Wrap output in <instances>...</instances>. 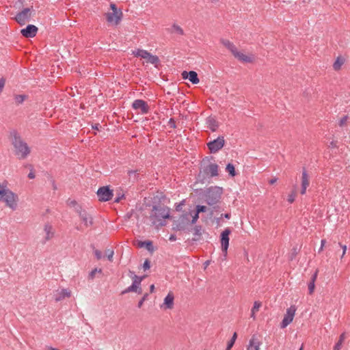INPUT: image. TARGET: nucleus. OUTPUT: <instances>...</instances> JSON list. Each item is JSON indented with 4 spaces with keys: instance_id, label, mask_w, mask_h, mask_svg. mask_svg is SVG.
<instances>
[{
    "instance_id": "1",
    "label": "nucleus",
    "mask_w": 350,
    "mask_h": 350,
    "mask_svg": "<svg viewBox=\"0 0 350 350\" xmlns=\"http://www.w3.org/2000/svg\"><path fill=\"white\" fill-rule=\"evenodd\" d=\"M0 202L13 211L18 207L19 197L17 193L9 189L7 181L0 183Z\"/></svg>"
},
{
    "instance_id": "2",
    "label": "nucleus",
    "mask_w": 350,
    "mask_h": 350,
    "mask_svg": "<svg viewBox=\"0 0 350 350\" xmlns=\"http://www.w3.org/2000/svg\"><path fill=\"white\" fill-rule=\"evenodd\" d=\"M170 217V209L166 206H154L150 218L156 227L165 225V219Z\"/></svg>"
},
{
    "instance_id": "3",
    "label": "nucleus",
    "mask_w": 350,
    "mask_h": 350,
    "mask_svg": "<svg viewBox=\"0 0 350 350\" xmlns=\"http://www.w3.org/2000/svg\"><path fill=\"white\" fill-rule=\"evenodd\" d=\"M12 144L14 154L18 159H24L30 154L29 147L21 139L15 137Z\"/></svg>"
},
{
    "instance_id": "4",
    "label": "nucleus",
    "mask_w": 350,
    "mask_h": 350,
    "mask_svg": "<svg viewBox=\"0 0 350 350\" xmlns=\"http://www.w3.org/2000/svg\"><path fill=\"white\" fill-rule=\"evenodd\" d=\"M110 8L111 12L105 14L107 21L111 25L117 26L122 18V12L118 10L114 3H111Z\"/></svg>"
},
{
    "instance_id": "5",
    "label": "nucleus",
    "mask_w": 350,
    "mask_h": 350,
    "mask_svg": "<svg viewBox=\"0 0 350 350\" xmlns=\"http://www.w3.org/2000/svg\"><path fill=\"white\" fill-rule=\"evenodd\" d=\"M132 55L135 57L145 59L146 63L156 65L159 62V57L157 55H152L150 53L144 49H135L132 51Z\"/></svg>"
},
{
    "instance_id": "6",
    "label": "nucleus",
    "mask_w": 350,
    "mask_h": 350,
    "mask_svg": "<svg viewBox=\"0 0 350 350\" xmlns=\"http://www.w3.org/2000/svg\"><path fill=\"white\" fill-rule=\"evenodd\" d=\"M191 210L183 214L177 220L174 221L175 228L178 230H183L191 224Z\"/></svg>"
},
{
    "instance_id": "7",
    "label": "nucleus",
    "mask_w": 350,
    "mask_h": 350,
    "mask_svg": "<svg viewBox=\"0 0 350 350\" xmlns=\"http://www.w3.org/2000/svg\"><path fill=\"white\" fill-rule=\"evenodd\" d=\"M33 12L34 10L32 7L25 8L21 12L17 14V15L15 17V20L18 24H20L21 25H23L29 21Z\"/></svg>"
},
{
    "instance_id": "8",
    "label": "nucleus",
    "mask_w": 350,
    "mask_h": 350,
    "mask_svg": "<svg viewBox=\"0 0 350 350\" xmlns=\"http://www.w3.org/2000/svg\"><path fill=\"white\" fill-rule=\"evenodd\" d=\"M233 56L242 63H253L255 61V57L252 53H245L242 51L236 50L232 53Z\"/></svg>"
},
{
    "instance_id": "9",
    "label": "nucleus",
    "mask_w": 350,
    "mask_h": 350,
    "mask_svg": "<svg viewBox=\"0 0 350 350\" xmlns=\"http://www.w3.org/2000/svg\"><path fill=\"white\" fill-rule=\"evenodd\" d=\"M225 144L224 137H218L207 144V146L211 153H215L221 150Z\"/></svg>"
},
{
    "instance_id": "10",
    "label": "nucleus",
    "mask_w": 350,
    "mask_h": 350,
    "mask_svg": "<svg viewBox=\"0 0 350 350\" xmlns=\"http://www.w3.org/2000/svg\"><path fill=\"white\" fill-rule=\"evenodd\" d=\"M296 310L297 308L295 306H291L287 308L286 312L284 314V319L281 323L282 328H285L293 321Z\"/></svg>"
},
{
    "instance_id": "11",
    "label": "nucleus",
    "mask_w": 350,
    "mask_h": 350,
    "mask_svg": "<svg viewBox=\"0 0 350 350\" xmlns=\"http://www.w3.org/2000/svg\"><path fill=\"white\" fill-rule=\"evenodd\" d=\"M174 293L170 291L160 305V308L163 310H172L174 307Z\"/></svg>"
},
{
    "instance_id": "12",
    "label": "nucleus",
    "mask_w": 350,
    "mask_h": 350,
    "mask_svg": "<svg viewBox=\"0 0 350 350\" xmlns=\"http://www.w3.org/2000/svg\"><path fill=\"white\" fill-rule=\"evenodd\" d=\"M72 296V291L69 288H58L53 293V297L55 301H60L66 298Z\"/></svg>"
},
{
    "instance_id": "13",
    "label": "nucleus",
    "mask_w": 350,
    "mask_h": 350,
    "mask_svg": "<svg viewBox=\"0 0 350 350\" xmlns=\"http://www.w3.org/2000/svg\"><path fill=\"white\" fill-rule=\"evenodd\" d=\"M97 196L100 201L106 202L111 200L113 196L112 190L109 187H100L97 191Z\"/></svg>"
},
{
    "instance_id": "14",
    "label": "nucleus",
    "mask_w": 350,
    "mask_h": 350,
    "mask_svg": "<svg viewBox=\"0 0 350 350\" xmlns=\"http://www.w3.org/2000/svg\"><path fill=\"white\" fill-rule=\"evenodd\" d=\"M132 107L138 113L146 114L149 111L148 105L143 100H135Z\"/></svg>"
},
{
    "instance_id": "15",
    "label": "nucleus",
    "mask_w": 350,
    "mask_h": 350,
    "mask_svg": "<svg viewBox=\"0 0 350 350\" xmlns=\"http://www.w3.org/2000/svg\"><path fill=\"white\" fill-rule=\"evenodd\" d=\"M231 231L229 228H226L221 234V250L224 253V256L227 255V251L229 246V235Z\"/></svg>"
},
{
    "instance_id": "16",
    "label": "nucleus",
    "mask_w": 350,
    "mask_h": 350,
    "mask_svg": "<svg viewBox=\"0 0 350 350\" xmlns=\"http://www.w3.org/2000/svg\"><path fill=\"white\" fill-rule=\"evenodd\" d=\"M221 192L219 188L210 189L208 191L206 201L208 204H215L220 198Z\"/></svg>"
},
{
    "instance_id": "17",
    "label": "nucleus",
    "mask_w": 350,
    "mask_h": 350,
    "mask_svg": "<svg viewBox=\"0 0 350 350\" xmlns=\"http://www.w3.org/2000/svg\"><path fill=\"white\" fill-rule=\"evenodd\" d=\"M38 28L33 25H29L26 28L21 30V34L25 38H33L36 36Z\"/></svg>"
},
{
    "instance_id": "18",
    "label": "nucleus",
    "mask_w": 350,
    "mask_h": 350,
    "mask_svg": "<svg viewBox=\"0 0 350 350\" xmlns=\"http://www.w3.org/2000/svg\"><path fill=\"white\" fill-rule=\"evenodd\" d=\"M309 176L305 169L302 171L301 174V194L304 195L306 192L307 187L309 186Z\"/></svg>"
},
{
    "instance_id": "19",
    "label": "nucleus",
    "mask_w": 350,
    "mask_h": 350,
    "mask_svg": "<svg viewBox=\"0 0 350 350\" xmlns=\"http://www.w3.org/2000/svg\"><path fill=\"white\" fill-rule=\"evenodd\" d=\"M261 342L256 335L252 336L247 347V350H260Z\"/></svg>"
},
{
    "instance_id": "20",
    "label": "nucleus",
    "mask_w": 350,
    "mask_h": 350,
    "mask_svg": "<svg viewBox=\"0 0 350 350\" xmlns=\"http://www.w3.org/2000/svg\"><path fill=\"white\" fill-rule=\"evenodd\" d=\"M183 79H188L193 84H198L200 81L198 75L195 71H184L182 73Z\"/></svg>"
},
{
    "instance_id": "21",
    "label": "nucleus",
    "mask_w": 350,
    "mask_h": 350,
    "mask_svg": "<svg viewBox=\"0 0 350 350\" xmlns=\"http://www.w3.org/2000/svg\"><path fill=\"white\" fill-rule=\"evenodd\" d=\"M207 210L206 206L198 205L195 210H191V221L192 223H196L199 218L200 213L206 212Z\"/></svg>"
},
{
    "instance_id": "22",
    "label": "nucleus",
    "mask_w": 350,
    "mask_h": 350,
    "mask_svg": "<svg viewBox=\"0 0 350 350\" xmlns=\"http://www.w3.org/2000/svg\"><path fill=\"white\" fill-rule=\"evenodd\" d=\"M79 215H80L81 221L83 223V225L86 228L92 226V224L93 223L92 222V216L89 213H88L85 211H82L80 212Z\"/></svg>"
},
{
    "instance_id": "23",
    "label": "nucleus",
    "mask_w": 350,
    "mask_h": 350,
    "mask_svg": "<svg viewBox=\"0 0 350 350\" xmlns=\"http://www.w3.org/2000/svg\"><path fill=\"white\" fill-rule=\"evenodd\" d=\"M204 172L211 176H216L218 175V165L216 163H210L205 167Z\"/></svg>"
},
{
    "instance_id": "24",
    "label": "nucleus",
    "mask_w": 350,
    "mask_h": 350,
    "mask_svg": "<svg viewBox=\"0 0 350 350\" xmlns=\"http://www.w3.org/2000/svg\"><path fill=\"white\" fill-rule=\"evenodd\" d=\"M206 126L212 131H215L219 127V122L213 117H208L206 121Z\"/></svg>"
},
{
    "instance_id": "25",
    "label": "nucleus",
    "mask_w": 350,
    "mask_h": 350,
    "mask_svg": "<svg viewBox=\"0 0 350 350\" xmlns=\"http://www.w3.org/2000/svg\"><path fill=\"white\" fill-rule=\"evenodd\" d=\"M44 239L46 241H49L53 237L54 231L52 226L49 224H46L44 227Z\"/></svg>"
},
{
    "instance_id": "26",
    "label": "nucleus",
    "mask_w": 350,
    "mask_h": 350,
    "mask_svg": "<svg viewBox=\"0 0 350 350\" xmlns=\"http://www.w3.org/2000/svg\"><path fill=\"white\" fill-rule=\"evenodd\" d=\"M141 284H138L136 283L133 282L132 285L129 286L127 288H126L122 293H127L129 292H135L139 294H141L142 292Z\"/></svg>"
},
{
    "instance_id": "27",
    "label": "nucleus",
    "mask_w": 350,
    "mask_h": 350,
    "mask_svg": "<svg viewBox=\"0 0 350 350\" xmlns=\"http://www.w3.org/2000/svg\"><path fill=\"white\" fill-rule=\"evenodd\" d=\"M345 59L344 57L339 56L335 60L333 64V68L334 70H340L342 68V66L345 64Z\"/></svg>"
},
{
    "instance_id": "28",
    "label": "nucleus",
    "mask_w": 350,
    "mask_h": 350,
    "mask_svg": "<svg viewBox=\"0 0 350 350\" xmlns=\"http://www.w3.org/2000/svg\"><path fill=\"white\" fill-rule=\"evenodd\" d=\"M221 42L226 48H227L232 53V54L237 49L235 45L228 40H222Z\"/></svg>"
},
{
    "instance_id": "29",
    "label": "nucleus",
    "mask_w": 350,
    "mask_h": 350,
    "mask_svg": "<svg viewBox=\"0 0 350 350\" xmlns=\"http://www.w3.org/2000/svg\"><path fill=\"white\" fill-rule=\"evenodd\" d=\"M262 306V304L261 302L260 301H255L254 304V306L251 310V317L253 319H256V313L258 312L260 308Z\"/></svg>"
},
{
    "instance_id": "30",
    "label": "nucleus",
    "mask_w": 350,
    "mask_h": 350,
    "mask_svg": "<svg viewBox=\"0 0 350 350\" xmlns=\"http://www.w3.org/2000/svg\"><path fill=\"white\" fill-rule=\"evenodd\" d=\"M170 32L172 33H176L178 35L183 36L184 34V31L180 26L177 24H173L170 28Z\"/></svg>"
},
{
    "instance_id": "31",
    "label": "nucleus",
    "mask_w": 350,
    "mask_h": 350,
    "mask_svg": "<svg viewBox=\"0 0 350 350\" xmlns=\"http://www.w3.org/2000/svg\"><path fill=\"white\" fill-rule=\"evenodd\" d=\"M345 334H342L340 336V339L338 342L334 346V350H340L341 349L342 345L345 340Z\"/></svg>"
},
{
    "instance_id": "32",
    "label": "nucleus",
    "mask_w": 350,
    "mask_h": 350,
    "mask_svg": "<svg viewBox=\"0 0 350 350\" xmlns=\"http://www.w3.org/2000/svg\"><path fill=\"white\" fill-rule=\"evenodd\" d=\"M237 332H234L232 335L231 340L228 342L226 350L231 349V348L233 347V345L237 340Z\"/></svg>"
},
{
    "instance_id": "33",
    "label": "nucleus",
    "mask_w": 350,
    "mask_h": 350,
    "mask_svg": "<svg viewBox=\"0 0 350 350\" xmlns=\"http://www.w3.org/2000/svg\"><path fill=\"white\" fill-rule=\"evenodd\" d=\"M226 170L231 176L234 177L236 175L235 169L232 164L228 163L226 165Z\"/></svg>"
},
{
    "instance_id": "34",
    "label": "nucleus",
    "mask_w": 350,
    "mask_h": 350,
    "mask_svg": "<svg viewBox=\"0 0 350 350\" xmlns=\"http://www.w3.org/2000/svg\"><path fill=\"white\" fill-rule=\"evenodd\" d=\"M102 273V269H97V268H95L90 273H89V279L90 280H93L96 273Z\"/></svg>"
},
{
    "instance_id": "35",
    "label": "nucleus",
    "mask_w": 350,
    "mask_h": 350,
    "mask_svg": "<svg viewBox=\"0 0 350 350\" xmlns=\"http://www.w3.org/2000/svg\"><path fill=\"white\" fill-rule=\"evenodd\" d=\"M105 255L107 257V258L110 261H112L113 260V254H114L113 251L112 250L107 249V250H105Z\"/></svg>"
},
{
    "instance_id": "36",
    "label": "nucleus",
    "mask_w": 350,
    "mask_h": 350,
    "mask_svg": "<svg viewBox=\"0 0 350 350\" xmlns=\"http://www.w3.org/2000/svg\"><path fill=\"white\" fill-rule=\"evenodd\" d=\"M349 119V117L347 116H342L340 120H339V122H338V124L340 126H344L345 125H346L347 122V120Z\"/></svg>"
},
{
    "instance_id": "37",
    "label": "nucleus",
    "mask_w": 350,
    "mask_h": 350,
    "mask_svg": "<svg viewBox=\"0 0 350 350\" xmlns=\"http://www.w3.org/2000/svg\"><path fill=\"white\" fill-rule=\"evenodd\" d=\"M145 278V276H143V277H139L136 275H134L133 277H132V280H133V282L134 283H136V284H141V282L143 280V279Z\"/></svg>"
},
{
    "instance_id": "38",
    "label": "nucleus",
    "mask_w": 350,
    "mask_h": 350,
    "mask_svg": "<svg viewBox=\"0 0 350 350\" xmlns=\"http://www.w3.org/2000/svg\"><path fill=\"white\" fill-rule=\"evenodd\" d=\"M295 197H296V191H293L288 196V201L290 202V203H293L295 200Z\"/></svg>"
},
{
    "instance_id": "39",
    "label": "nucleus",
    "mask_w": 350,
    "mask_h": 350,
    "mask_svg": "<svg viewBox=\"0 0 350 350\" xmlns=\"http://www.w3.org/2000/svg\"><path fill=\"white\" fill-rule=\"evenodd\" d=\"M26 98V96L25 95H17L16 96V101L18 103H22Z\"/></svg>"
},
{
    "instance_id": "40",
    "label": "nucleus",
    "mask_w": 350,
    "mask_h": 350,
    "mask_svg": "<svg viewBox=\"0 0 350 350\" xmlns=\"http://www.w3.org/2000/svg\"><path fill=\"white\" fill-rule=\"evenodd\" d=\"M314 288H315V284H314V282H310L309 284H308V291H309V293L310 295H312L314 291Z\"/></svg>"
},
{
    "instance_id": "41",
    "label": "nucleus",
    "mask_w": 350,
    "mask_h": 350,
    "mask_svg": "<svg viewBox=\"0 0 350 350\" xmlns=\"http://www.w3.org/2000/svg\"><path fill=\"white\" fill-rule=\"evenodd\" d=\"M118 196L117 198L115 199V202H120V200L122 199H123L124 198V194L120 191V193H117Z\"/></svg>"
},
{
    "instance_id": "42",
    "label": "nucleus",
    "mask_w": 350,
    "mask_h": 350,
    "mask_svg": "<svg viewBox=\"0 0 350 350\" xmlns=\"http://www.w3.org/2000/svg\"><path fill=\"white\" fill-rule=\"evenodd\" d=\"M5 84V79L3 78H1L0 79V94L3 92Z\"/></svg>"
},
{
    "instance_id": "43",
    "label": "nucleus",
    "mask_w": 350,
    "mask_h": 350,
    "mask_svg": "<svg viewBox=\"0 0 350 350\" xmlns=\"http://www.w3.org/2000/svg\"><path fill=\"white\" fill-rule=\"evenodd\" d=\"M147 297H148V294L146 293L144 295V297L142 298V299L139 301V303H138L139 308H141L142 306V305H143L144 301L146 299Z\"/></svg>"
},
{
    "instance_id": "44",
    "label": "nucleus",
    "mask_w": 350,
    "mask_h": 350,
    "mask_svg": "<svg viewBox=\"0 0 350 350\" xmlns=\"http://www.w3.org/2000/svg\"><path fill=\"white\" fill-rule=\"evenodd\" d=\"M94 254H95L97 260H100L102 258V253L99 250H96L94 251Z\"/></svg>"
},
{
    "instance_id": "45",
    "label": "nucleus",
    "mask_w": 350,
    "mask_h": 350,
    "mask_svg": "<svg viewBox=\"0 0 350 350\" xmlns=\"http://www.w3.org/2000/svg\"><path fill=\"white\" fill-rule=\"evenodd\" d=\"M150 262L148 260H146L145 262H144V265H143V268L146 270V269H148L150 268Z\"/></svg>"
},
{
    "instance_id": "46",
    "label": "nucleus",
    "mask_w": 350,
    "mask_h": 350,
    "mask_svg": "<svg viewBox=\"0 0 350 350\" xmlns=\"http://www.w3.org/2000/svg\"><path fill=\"white\" fill-rule=\"evenodd\" d=\"M325 243H326V241L325 239H322L321 240V247L319 249V252L323 251Z\"/></svg>"
},
{
    "instance_id": "47",
    "label": "nucleus",
    "mask_w": 350,
    "mask_h": 350,
    "mask_svg": "<svg viewBox=\"0 0 350 350\" xmlns=\"http://www.w3.org/2000/svg\"><path fill=\"white\" fill-rule=\"evenodd\" d=\"M317 273H318V271H316V272L314 273V275H312V278H311V282H315L316 280H317Z\"/></svg>"
},
{
    "instance_id": "48",
    "label": "nucleus",
    "mask_w": 350,
    "mask_h": 350,
    "mask_svg": "<svg viewBox=\"0 0 350 350\" xmlns=\"http://www.w3.org/2000/svg\"><path fill=\"white\" fill-rule=\"evenodd\" d=\"M342 248V257H343L345 256V254H346V251H347V246L346 245H341L340 243L339 244Z\"/></svg>"
},
{
    "instance_id": "49",
    "label": "nucleus",
    "mask_w": 350,
    "mask_h": 350,
    "mask_svg": "<svg viewBox=\"0 0 350 350\" xmlns=\"http://www.w3.org/2000/svg\"><path fill=\"white\" fill-rule=\"evenodd\" d=\"M278 180V178H273L272 179H271L269 183L271 184V185H273L274 183H275Z\"/></svg>"
},
{
    "instance_id": "50",
    "label": "nucleus",
    "mask_w": 350,
    "mask_h": 350,
    "mask_svg": "<svg viewBox=\"0 0 350 350\" xmlns=\"http://www.w3.org/2000/svg\"><path fill=\"white\" fill-rule=\"evenodd\" d=\"M146 247L148 250H151V247H152V243L148 241V242H146Z\"/></svg>"
},
{
    "instance_id": "51",
    "label": "nucleus",
    "mask_w": 350,
    "mask_h": 350,
    "mask_svg": "<svg viewBox=\"0 0 350 350\" xmlns=\"http://www.w3.org/2000/svg\"><path fill=\"white\" fill-rule=\"evenodd\" d=\"M169 240L171 241H174L176 240V237L174 235H171L169 238Z\"/></svg>"
},
{
    "instance_id": "52",
    "label": "nucleus",
    "mask_w": 350,
    "mask_h": 350,
    "mask_svg": "<svg viewBox=\"0 0 350 350\" xmlns=\"http://www.w3.org/2000/svg\"><path fill=\"white\" fill-rule=\"evenodd\" d=\"M221 216H224L226 219L230 218V215L229 213H226V214L221 215Z\"/></svg>"
},
{
    "instance_id": "53",
    "label": "nucleus",
    "mask_w": 350,
    "mask_h": 350,
    "mask_svg": "<svg viewBox=\"0 0 350 350\" xmlns=\"http://www.w3.org/2000/svg\"><path fill=\"white\" fill-rule=\"evenodd\" d=\"M150 293H153L154 292V284H152L150 286Z\"/></svg>"
},
{
    "instance_id": "54",
    "label": "nucleus",
    "mask_w": 350,
    "mask_h": 350,
    "mask_svg": "<svg viewBox=\"0 0 350 350\" xmlns=\"http://www.w3.org/2000/svg\"><path fill=\"white\" fill-rule=\"evenodd\" d=\"M28 177L31 179L33 178H34V174H32V173H29V175H28Z\"/></svg>"
},
{
    "instance_id": "55",
    "label": "nucleus",
    "mask_w": 350,
    "mask_h": 350,
    "mask_svg": "<svg viewBox=\"0 0 350 350\" xmlns=\"http://www.w3.org/2000/svg\"><path fill=\"white\" fill-rule=\"evenodd\" d=\"M134 173H135V172H133V171H129V176H131V174H133Z\"/></svg>"
},
{
    "instance_id": "56",
    "label": "nucleus",
    "mask_w": 350,
    "mask_h": 350,
    "mask_svg": "<svg viewBox=\"0 0 350 350\" xmlns=\"http://www.w3.org/2000/svg\"><path fill=\"white\" fill-rule=\"evenodd\" d=\"M331 145H332V146L335 147V146H336V143H335V142H332L331 143Z\"/></svg>"
},
{
    "instance_id": "57",
    "label": "nucleus",
    "mask_w": 350,
    "mask_h": 350,
    "mask_svg": "<svg viewBox=\"0 0 350 350\" xmlns=\"http://www.w3.org/2000/svg\"><path fill=\"white\" fill-rule=\"evenodd\" d=\"M299 350H303V346L301 347V348L299 349Z\"/></svg>"
}]
</instances>
